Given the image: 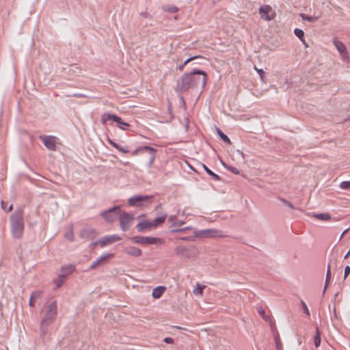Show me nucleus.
Masks as SVG:
<instances>
[{
	"label": "nucleus",
	"instance_id": "obj_28",
	"mask_svg": "<svg viewBox=\"0 0 350 350\" xmlns=\"http://www.w3.org/2000/svg\"><path fill=\"white\" fill-rule=\"evenodd\" d=\"M295 35L299 38V40L306 44L305 40H304V32L303 30L300 29H295L294 30Z\"/></svg>",
	"mask_w": 350,
	"mask_h": 350
},
{
	"label": "nucleus",
	"instance_id": "obj_10",
	"mask_svg": "<svg viewBox=\"0 0 350 350\" xmlns=\"http://www.w3.org/2000/svg\"><path fill=\"white\" fill-rule=\"evenodd\" d=\"M114 256L113 254L108 253L104 254L99 256L95 261H94L90 266V269H94L99 266L106 265Z\"/></svg>",
	"mask_w": 350,
	"mask_h": 350
},
{
	"label": "nucleus",
	"instance_id": "obj_15",
	"mask_svg": "<svg viewBox=\"0 0 350 350\" xmlns=\"http://www.w3.org/2000/svg\"><path fill=\"white\" fill-rule=\"evenodd\" d=\"M121 239V238L116 235V234H113V235H109V236H106V237H104L103 238H102L101 239L99 240L98 243L100 244V245L103 247L107 245H110V244H112L118 241H120Z\"/></svg>",
	"mask_w": 350,
	"mask_h": 350
},
{
	"label": "nucleus",
	"instance_id": "obj_29",
	"mask_svg": "<svg viewBox=\"0 0 350 350\" xmlns=\"http://www.w3.org/2000/svg\"><path fill=\"white\" fill-rule=\"evenodd\" d=\"M204 288L205 286H202L200 284H197L196 288L193 290V293L196 295L202 296L203 295V291Z\"/></svg>",
	"mask_w": 350,
	"mask_h": 350
},
{
	"label": "nucleus",
	"instance_id": "obj_44",
	"mask_svg": "<svg viewBox=\"0 0 350 350\" xmlns=\"http://www.w3.org/2000/svg\"><path fill=\"white\" fill-rule=\"evenodd\" d=\"M168 221L172 223L174 226V223L176 221V215H171L168 218Z\"/></svg>",
	"mask_w": 350,
	"mask_h": 350
},
{
	"label": "nucleus",
	"instance_id": "obj_47",
	"mask_svg": "<svg viewBox=\"0 0 350 350\" xmlns=\"http://www.w3.org/2000/svg\"><path fill=\"white\" fill-rule=\"evenodd\" d=\"M275 342H276V346H277L278 350H280V348L281 347V344H280V340L278 338V336L275 337Z\"/></svg>",
	"mask_w": 350,
	"mask_h": 350
},
{
	"label": "nucleus",
	"instance_id": "obj_38",
	"mask_svg": "<svg viewBox=\"0 0 350 350\" xmlns=\"http://www.w3.org/2000/svg\"><path fill=\"white\" fill-rule=\"evenodd\" d=\"M42 293L43 292L41 291H36L31 293L30 297H31V298L36 300L40 298L42 296Z\"/></svg>",
	"mask_w": 350,
	"mask_h": 350
},
{
	"label": "nucleus",
	"instance_id": "obj_56",
	"mask_svg": "<svg viewBox=\"0 0 350 350\" xmlns=\"http://www.w3.org/2000/svg\"><path fill=\"white\" fill-rule=\"evenodd\" d=\"M238 152H239L241 156H243V154H243V152L242 151L238 150Z\"/></svg>",
	"mask_w": 350,
	"mask_h": 350
},
{
	"label": "nucleus",
	"instance_id": "obj_5",
	"mask_svg": "<svg viewBox=\"0 0 350 350\" xmlns=\"http://www.w3.org/2000/svg\"><path fill=\"white\" fill-rule=\"evenodd\" d=\"M194 235L199 238H223L226 237L223 231L214 228L195 230Z\"/></svg>",
	"mask_w": 350,
	"mask_h": 350
},
{
	"label": "nucleus",
	"instance_id": "obj_48",
	"mask_svg": "<svg viewBox=\"0 0 350 350\" xmlns=\"http://www.w3.org/2000/svg\"><path fill=\"white\" fill-rule=\"evenodd\" d=\"M139 154H141L140 148H138L135 149L131 153V154L133 155V156Z\"/></svg>",
	"mask_w": 350,
	"mask_h": 350
},
{
	"label": "nucleus",
	"instance_id": "obj_36",
	"mask_svg": "<svg viewBox=\"0 0 350 350\" xmlns=\"http://www.w3.org/2000/svg\"><path fill=\"white\" fill-rule=\"evenodd\" d=\"M330 279H331V270H330L329 265H328L327 273H326V279H325V286H324V291H325L327 286V282Z\"/></svg>",
	"mask_w": 350,
	"mask_h": 350
},
{
	"label": "nucleus",
	"instance_id": "obj_43",
	"mask_svg": "<svg viewBox=\"0 0 350 350\" xmlns=\"http://www.w3.org/2000/svg\"><path fill=\"white\" fill-rule=\"evenodd\" d=\"M350 273V267L349 265H347L345 267V271H344V278H346Z\"/></svg>",
	"mask_w": 350,
	"mask_h": 350
},
{
	"label": "nucleus",
	"instance_id": "obj_27",
	"mask_svg": "<svg viewBox=\"0 0 350 350\" xmlns=\"http://www.w3.org/2000/svg\"><path fill=\"white\" fill-rule=\"evenodd\" d=\"M217 132L220 138L226 144H231V141L229 137L224 134L219 129H217Z\"/></svg>",
	"mask_w": 350,
	"mask_h": 350
},
{
	"label": "nucleus",
	"instance_id": "obj_41",
	"mask_svg": "<svg viewBox=\"0 0 350 350\" xmlns=\"http://www.w3.org/2000/svg\"><path fill=\"white\" fill-rule=\"evenodd\" d=\"M254 69H255V70H256V72L260 75V79L262 80H263L264 75H265V72L263 71V70L262 69H259V68H256V66H254Z\"/></svg>",
	"mask_w": 350,
	"mask_h": 350
},
{
	"label": "nucleus",
	"instance_id": "obj_45",
	"mask_svg": "<svg viewBox=\"0 0 350 350\" xmlns=\"http://www.w3.org/2000/svg\"><path fill=\"white\" fill-rule=\"evenodd\" d=\"M70 96H73V97H76V98H86L87 96L83 94H74L72 95H71Z\"/></svg>",
	"mask_w": 350,
	"mask_h": 350
},
{
	"label": "nucleus",
	"instance_id": "obj_17",
	"mask_svg": "<svg viewBox=\"0 0 350 350\" xmlns=\"http://www.w3.org/2000/svg\"><path fill=\"white\" fill-rule=\"evenodd\" d=\"M259 13L262 18L265 21H271L272 17H271L269 14L271 11V8L270 5H262L259 8Z\"/></svg>",
	"mask_w": 350,
	"mask_h": 350
},
{
	"label": "nucleus",
	"instance_id": "obj_4",
	"mask_svg": "<svg viewBox=\"0 0 350 350\" xmlns=\"http://www.w3.org/2000/svg\"><path fill=\"white\" fill-rule=\"evenodd\" d=\"M174 251L176 254L178 256H183L189 259L195 258L199 254L198 249L196 246L194 245H178L175 248Z\"/></svg>",
	"mask_w": 350,
	"mask_h": 350
},
{
	"label": "nucleus",
	"instance_id": "obj_34",
	"mask_svg": "<svg viewBox=\"0 0 350 350\" xmlns=\"http://www.w3.org/2000/svg\"><path fill=\"white\" fill-rule=\"evenodd\" d=\"M65 279H66V278H63V277H59V276L58 275V278H57V279L54 280L53 282H54V284L56 285V287H57V288H59V287H61V286L63 285V284L64 283V282H65Z\"/></svg>",
	"mask_w": 350,
	"mask_h": 350
},
{
	"label": "nucleus",
	"instance_id": "obj_54",
	"mask_svg": "<svg viewBox=\"0 0 350 350\" xmlns=\"http://www.w3.org/2000/svg\"><path fill=\"white\" fill-rule=\"evenodd\" d=\"M12 209H13V205H12V204H11V205L9 206L8 209L6 211H7V212H10Z\"/></svg>",
	"mask_w": 350,
	"mask_h": 350
},
{
	"label": "nucleus",
	"instance_id": "obj_8",
	"mask_svg": "<svg viewBox=\"0 0 350 350\" xmlns=\"http://www.w3.org/2000/svg\"><path fill=\"white\" fill-rule=\"evenodd\" d=\"M118 218L120 228L124 232L129 230L135 219L133 214L126 212H120Z\"/></svg>",
	"mask_w": 350,
	"mask_h": 350
},
{
	"label": "nucleus",
	"instance_id": "obj_49",
	"mask_svg": "<svg viewBox=\"0 0 350 350\" xmlns=\"http://www.w3.org/2000/svg\"><path fill=\"white\" fill-rule=\"evenodd\" d=\"M191 228V227H186L185 228L177 229V230H172V232H182V231H184V230H189Z\"/></svg>",
	"mask_w": 350,
	"mask_h": 350
},
{
	"label": "nucleus",
	"instance_id": "obj_12",
	"mask_svg": "<svg viewBox=\"0 0 350 350\" xmlns=\"http://www.w3.org/2000/svg\"><path fill=\"white\" fill-rule=\"evenodd\" d=\"M150 198L149 196H134L128 200V204L131 206H139Z\"/></svg>",
	"mask_w": 350,
	"mask_h": 350
},
{
	"label": "nucleus",
	"instance_id": "obj_32",
	"mask_svg": "<svg viewBox=\"0 0 350 350\" xmlns=\"http://www.w3.org/2000/svg\"><path fill=\"white\" fill-rule=\"evenodd\" d=\"M300 16L301 17V18L304 21H307L312 22V23L315 22L318 20L317 16H310L306 15L305 14H300Z\"/></svg>",
	"mask_w": 350,
	"mask_h": 350
},
{
	"label": "nucleus",
	"instance_id": "obj_30",
	"mask_svg": "<svg viewBox=\"0 0 350 350\" xmlns=\"http://www.w3.org/2000/svg\"><path fill=\"white\" fill-rule=\"evenodd\" d=\"M163 10L170 13H176L178 11V8L174 5H165L163 7Z\"/></svg>",
	"mask_w": 350,
	"mask_h": 350
},
{
	"label": "nucleus",
	"instance_id": "obj_46",
	"mask_svg": "<svg viewBox=\"0 0 350 350\" xmlns=\"http://www.w3.org/2000/svg\"><path fill=\"white\" fill-rule=\"evenodd\" d=\"M164 342L167 344H172L174 342V340L170 337H166L164 338Z\"/></svg>",
	"mask_w": 350,
	"mask_h": 350
},
{
	"label": "nucleus",
	"instance_id": "obj_7",
	"mask_svg": "<svg viewBox=\"0 0 350 350\" xmlns=\"http://www.w3.org/2000/svg\"><path fill=\"white\" fill-rule=\"evenodd\" d=\"M120 209L119 206H116L100 213V216L107 222L113 223L119 217Z\"/></svg>",
	"mask_w": 350,
	"mask_h": 350
},
{
	"label": "nucleus",
	"instance_id": "obj_3",
	"mask_svg": "<svg viewBox=\"0 0 350 350\" xmlns=\"http://www.w3.org/2000/svg\"><path fill=\"white\" fill-rule=\"evenodd\" d=\"M10 228L15 239H21L25 228L24 213L21 208L16 209L10 216Z\"/></svg>",
	"mask_w": 350,
	"mask_h": 350
},
{
	"label": "nucleus",
	"instance_id": "obj_57",
	"mask_svg": "<svg viewBox=\"0 0 350 350\" xmlns=\"http://www.w3.org/2000/svg\"><path fill=\"white\" fill-rule=\"evenodd\" d=\"M347 232V230L343 232V233L340 235V239L342 237L343 234Z\"/></svg>",
	"mask_w": 350,
	"mask_h": 350
},
{
	"label": "nucleus",
	"instance_id": "obj_37",
	"mask_svg": "<svg viewBox=\"0 0 350 350\" xmlns=\"http://www.w3.org/2000/svg\"><path fill=\"white\" fill-rule=\"evenodd\" d=\"M258 312L263 319L266 321H268L269 319V316L266 314L265 311L262 308H259L258 309Z\"/></svg>",
	"mask_w": 350,
	"mask_h": 350
},
{
	"label": "nucleus",
	"instance_id": "obj_52",
	"mask_svg": "<svg viewBox=\"0 0 350 350\" xmlns=\"http://www.w3.org/2000/svg\"><path fill=\"white\" fill-rule=\"evenodd\" d=\"M185 224V221H178L176 220V221L175 223H174V226H182Z\"/></svg>",
	"mask_w": 350,
	"mask_h": 350
},
{
	"label": "nucleus",
	"instance_id": "obj_39",
	"mask_svg": "<svg viewBox=\"0 0 350 350\" xmlns=\"http://www.w3.org/2000/svg\"><path fill=\"white\" fill-rule=\"evenodd\" d=\"M301 306L302 308V310L304 311V312L307 315V316H310V311H309V309L307 306V305L306 304V303L301 300Z\"/></svg>",
	"mask_w": 350,
	"mask_h": 350
},
{
	"label": "nucleus",
	"instance_id": "obj_21",
	"mask_svg": "<svg viewBox=\"0 0 350 350\" xmlns=\"http://www.w3.org/2000/svg\"><path fill=\"white\" fill-rule=\"evenodd\" d=\"M165 287L159 286L152 290V295L155 299L160 298L165 291Z\"/></svg>",
	"mask_w": 350,
	"mask_h": 350
},
{
	"label": "nucleus",
	"instance_id": "obj_2",
	"mask_svg": "<svg viewBox=\"0 0 350 350\" xmlns=\"http://www.w3.org/2000/svg\"><path fill=\"white\" fill-rule=\"evenodd\" d=\"M44 316L40 321V335L42 337L46 335L49 326L55 322L57 315V303L53 301L46 305L42 310Z\"/></svg>",
	"mask_w": 350,
	"mask_h": 350
},
{
	"label": "nucleus",
	"instance_id": "obj_33",
	"mask_svg": "<svg viewBox=\"0 0 350 350\" xmlns=\"http://www.w3.org/2000/svg\"><path fill=\"white\" fill-rule=\"evenodd\" d=\"M64 237L71 242L74 241L75 235H74L72 228H71L68 232L65 233Z\"/></svg>",
	"mask_w": 350,
	"mask_h": 350
},
{
	"label": "nucleus",
	"instance_id": "obj_1",
	"mask_svg": "<svg viewBox=\"0 0 350 350\" xmlns=\"http://www.w3.org/2000/svg\"><path fill=\"white\" fill-rule=\"evenodd\" d=\"M207 74L201 70L193 69L185 73L177 81L175 91L178 93L193 91L198 88L204 89L207 81Z\"/></svg>",
	"mask_w": 350,
	"mask_h": 350
},
{
	"label": "nucleus",
	"instance_id": "obj_58",
	"mask_svg": "<svg viewBox=\"0 0 350 350\" xmlns=\"http://www.w3.org/2000/svg\"><path fill=\"white\" fill-rule=\"evenodd\" d=\"M334 316H335V317H337L336 312V309H334Z\"/></svg>",
	"mask_w": 350,
	"mask_h": 350
},
{
	"label": "nucleus",
	"instance_id": "obj_24",
	"mask_svg": "<svg viewBox=\"0 0 350 350\" xmlns=\"http://www.w3.org/2000/svg\"><path fill=\"white\" fill-rule=\"evenodd\" d=\"M166 217V215L157 217L153 221H152L153 228H157V226L163 224L165 221Z\"/></svg>",
	"mask_w": 350,
	"mask_h": 350
},
{
	"label": "nucleus",
	"instance_id": "obj_22",
	"mask_svg": "<svg viewBox=\"0 0 350 350\" xmlns=\"http://www.w3.org/2000/svg\"><path fill=\"white\" fill-rule=\"evenodd\" d=\"M108 142L109 144H111L113 147L118 150L119 151L123 152V153H127L129 152V149L127 147H123L120 145H118L117 143L114 142L110 139H108Z\"/></svg>",
	"mask_w": 350,
	"mask_h": 350
},
{
	"label": "nucleus",
	"instance_id": "obj_18",
	"mask_svg": "<svg viewBox=\"0 0 350 350\" xmlns=\"http://www.w3.org/2000/svg\"><path fill=\"white\" fill-rule=\"evenodd\" d=\"M75 269V267L72 265H68L63 266L60 271L59 274V277H63L64 278H66L68 275L71 274Z\"/></svg>",
	"mask_w": 350,
	"mask_h": 350
},
{
	"label": "nucleus",
	"instance_id": "obj_19",
	"mask_svg": "<svg viewBox=\"0 0 350 350\" xmlns=\"http://www.w3.org/2000/svg\"><path fill=\"white\" fill-rule=\"evenodd\" d=\"M124 252L128 255H130L132 256H135V257L141 256L142 253V250L139 248L134 247V246H130V247H126L124 250Z\"/></svg>",
	"mask_w": 350,
	"mask_h": 350
},
{
	"label": "nucleus",
	"instance_id": "obj_26",
	"mask_svg": "<svg viewBox=\"0 0 350 350\" xmlns=\"http://www.w3.org/2000/svg\"><path fill=\"white\" fill-rule=\"evenodd\" d=\"M198 58H202V56L201 55H196V56H193V57H191L189 58H188L187 59H186L183 64H180L179 66H178V69L180 70V71H183V69H184V67L190 62L196 59H198Z\"/></svg>",
	"mask_w": 350,
	"mask_h": 350
},
{
	"label": "nucleus",
	"instance_id": "obj_50",
	"mask_svg": "<svg viewBox=\"0 0 350 350\" xmlns=\"http://www.w3.org/2000/svg\"><path fill=\"white\" fill-rule=\"evenodd\" d=\"M180 240H183V241H193V239L191 237H180Z\"/></svg>",
	"mask_w": 350,
	"mask_h": 350
},
{
	"label": "nucleus",
	"instance_id": "obj_40",
	"mask_svg": "<svg viewBox=\"0 0 350 350\" xmlns=\"http://www.w3.org/2000/svg\"><path fill=\"white\" fill-rule=\"evenodd\" d=\"M340 187L342 189H350V181H343L340 184Z\"/></svg>",
	"mask_w": 350,
	"mask_h": 350
},
{
	"label": "nucleus",
	"instance_id": "obj_25",
	"mask_svg": "<svg viewBox=\"0 0 350 350\" xmlns=\"http://www.w3.org/2000/svg\"><path fill=\"white\" fill-rule=\"evenodd\" d=\"M314 343L316 347H318L321 345V333L318 327L316 328V334L314 336Z\"/></svg>",
	"mask_w": 350,
	"mask_h": 350
},
{
	"label": "nucleus",
	"instance_id": "obj_20",
	"mask_svg": "<svg viewBox=\"0 0 350 350\" xmlns=\"http://www.w3.org/2000/svg\"><path fill=\"white\" fill-rule=\"evenodd\" d=\"M136 228L139 232H143L145 230L150 229L153 228L152 221L148 220H145L138 223L136 226Z\"/></svg>",
	"mask_w": 350,
	"mask_h": 350
},
{
	"label": "nucleus",
	"instance_id": "obj_35",
	"mask_svg": "<svg viewBox=\"0 0 350 350\" xmlns=\"http://www.w3.org/2000/svg\"><path fill=\"white\" fill-rule=\"evenodd\" d=\"M222 164H223L224 167L226 169L228 170H229V171H230L232 173H233V174H240V172H239V170L237 168H236V167H233V166L227 165H226V164H224V163H222Z\"/></svg>",
	"mask_w": 350,
	"mask_h": 350
},
{
	"label": "nucleus",
	"instance_id": "obj_55",
	"mask_svg": "<svg viewBox=\"0 0 350 350\" xmlns=\"http://www.w3.org/2000/svg\"><path fill=\"white\" fill-rule=\"evenodd\" d=\"M349 255H350V250L346 254L344 258L347 259L349 256Z\"/></svg>",
	"mask_w": 350,
	"mask_h": 350
},
{
	"label": "nucleus",
	"instance_id": "obj_6",
	"mask_svg": "<svg viewBox=\"0 0 350 350\" xmlns=\"http://www.w3.org/2000/svg\"><path fill=\"white\" fill-rule=\"evenodd\" d=\"M116 122L118 126L122 130H126L130 126L128 123L122 121L120 117L110 113H104L101 116L100 121L103 124H106L108 121Z\"/></svg>",
	"mask_w": 350,
	"mask_h": 350
},
{
	"label": "nucleus",
	"instance_id": "obj_42",
	"mask_svg": "<svg viewBox=\"0 0 350 350\" xmlns=\"http://www.w3.org/2000/svg\"><path fill=\"white\" fill-rule=\"evenodd\" d=\"M281 201L282 202V203H283L284 205H286V206H287L290 207L291 208H294L293 205L290 202H288V200H285V199H281Z\"/></svg>",
	"mask_w": 350,
	"mask_h": 350
},
{
	"label": "nucleus",
	"instance_id": "obj_14",
	"mask_svg": "<svg viewBox=\"0 0 350 350\" xmlns=\"http://www.w3.org/2000/svg\"><path fill=\"white\" fill-rule=\"evenodd\" d=\"M333 43L336 48L337 49V50L338 51V52L340 53V54L341 55L342 58L344 60L347 59L348 58V53L347 47L345 45V44L341 41L337 40L336 38L334 40Z\"/></svg>",
	"mask_w": 350,
	"mask_h": 350
},
{
	"label": "nucleus",
	"instance_id": "obj_51",
	"mask_svg": "<svg viewBox=\"0 0 350 350\" xmlns=\"http://www.w3.org/2000/svg\"><path fill=\"white\" fill-rule=\"evenodd\" d=\"M34 304H35V299H33V298H31V297H30L29 302V306L33 307Z\"/></svg>",
	"mask_w": 350,
	"mask_h": 350
},
{
	"label": "nucleus",
	"instance_id": "obj_31",
	"mask_svg": "<svg viewBox=\"0 0 350 350\" xmlns=\"http://www.w3.org/2000/svg\"><path fill=\"white\" fill-rule=\"evenodd\" d=\"M202 167L204 170L206 172V173L211 176L215 180H219L220 179L219 176L212 172L208 167H207L206 165L202 164Z\"/></svg>",
	"mask_w": 350,
	"mask_h": 350
},
{
	"label": "nucleus",
	"instance_id": "obj_9",
	"mask_svg": "<svg viewBox=\"0 0 350 350\" xmlns=\"http://www.w3.org/2000/svg\"><path fill=\"white\" fill-rule=\"evenodd\" d=\"M133 241L142 245L163 243V241L161 238L151 237L135 236L133 237Z\"/></svg>",
	"mask_w": 350,
	"mask_h": 350
},
{
	"label": "nucleus",
	"instance_id": "obj_53",
	"mask_svg": "<svg viewBox=\"0 0 350 350\" xmlns=\"http://www.w3.org/2000/svg\"><path fill=\"white\" fill-rule=\"evenodd\" d=\"M6 206H7V203L5 202L4 201H1V208L3 210H6Z\"/></svg>",
	"mask_w": 350,
	"mask_h": 350
},
{
	"label": "nucleus",
	"instance_id": "obj_16",
	"mask_svg": "<svg viewBox=\"0 0 350 350\" xmlns=\"http://www.w3.org/2000/svg\"><path fill=\"white\" fill-rule=\"evenodd\" d=\"M96 230L91 227L85 228L80 232V237L83 239H86L88 240L94 239L96 237Z\"/></svg>",
	"mask_w": 350,
	"mask_h": 350
},
{
	"label": "nucleus",
	"instance_id": "obj_13",
	"mask_svg": "<svg viewBox=\"0 0 350 350\" xmlns=\"http://www.w3.org/2000/svg\"><path fill=\"white\" fill-rule=\"evenodd\" d=\"M40 139L44 146L50 150H55L56 142L53 136H40Z\"/></svg>",
	"mask_w": 350,
	"mask_h": 350
},
{
	"label": "nucleus",
	"instance_id": "obj_11",
	"mask_svg": "<svg viewBox=\"0 0 350 350\" xmlns=\"http://www.w3.org/2000/svg\"><path fill=\"white\" fill-rule=\"evenodd\" d=\"M139 148H140L141 154L147 152L150 154L148 167H151L154 162L157 150L156 148H152V147L148 146H142V147H139Z\"/></svg>",
	"mask_w": 350,
	"mask_h": 350
},
{
	"label": "nucleus",
	"instance_id": "obj_23",
	"mask_svg": "<svg viewBox=\"0 0 350 350\" xmlns=\"http://www.w3.org/2000/svg\"><path fill=\"white\" fill-rule=\"evenodd\" d=\"M313 217L322 221H329L331 219V215L329 213H314Z\"/></svg>",
	"mask_w": 350,
	"mask_h": 350
}]
</instances>
